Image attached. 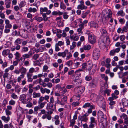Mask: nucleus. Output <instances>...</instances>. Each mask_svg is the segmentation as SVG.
Wrapping results in <instances>:
<instances>
[{
    "label": "nucleus",
    "instance_id": "1",
    "mask_svg": "<svg viewBox=\"0 0 128 128\" xmlns=\"http://www.w3.org/2000/svg\"><path fill=\"white\" fill-rule=\"evenodd\" d=\"M88 39L89 42L92 44L95 43L96 41V36L92 33H88Z\"/></svg>",
    "mask_w": 128,
    "mask_h": 128
},
{
    "label": "nucleus",
    "instance_id": "2",
    "mask_svg": "<svg viewBox=\"0 0 128 128\" xmlns=\"http://www.w3.org/2000/svg\"><path fill=\"white\" fill-rule=\"evenodd\" d=\"M54 110L53 109H51L50 110L46 112L47 114L43 115L42 117L43 119H44L46 118L48 120H50L52 118L51 114L53 113Z\"/></svg>",
    "mask_w": 128,
    "mask_h": 128
},
{
    "label": "nucleus",
    "instance_id": "3",
    "mask_svg": "<svg viewBox=\"0 0 128 128\" xmlns=\"http://www.w3.org/2000/svg\"><path fill=\"white\" fill-rule=\"evenodd\" d=\"M100 56V51L99 49L96 48L93 52V58L95 60H98Z\"/></svg>",
    "mask_w": 128,
    "mask_h": 128
},
{
    "label": "nucleus",
    "instance_id": "4",
    "mask_svg": "<svg viewBox=\"0 0 128 128\" xmlns=\"http://www.w3.org/2000/svg\"><path fill=\"white\" fill-rule=\"evenodd\" d=\"M78 118V120L81 122V124H82L83 122H86L88 120L87 116L85 114L82 116H79Z\"/></svg>",
    "mask_w": 128,
    "mask_h": 128
},
{
    "label": "nucleus",
    "instance_id": "5",
    "mask_svg": "<svg viewBox=\"0 0 128 128\" xmlns=\"http://www.w3.org/2000/svg\"><path fill=\"white\" fill-rule=\"evenodd\" d=\"M67 102V97L65 96L61 98V100H60L58 99L57 103L60 105H63L65 104Z\"/></svg>",
    "mask_w": 128,
    "mask_h": 128
},
{
    "label": "nucleus",
    "instance_id": "6",
    "mask_svg": "<svg viewBox=\"0 0 128 128\" xmlns=\"http://www.w3.org/2000/svg\"><path fill=\"white\" fill-rule=\"evenodd\" d=\"M40 13L41 14H43L44 12H46V14H49L51 12V11L50 10H48V8L46 7L41 8H40Z\"/></svg>",
    "mask_w": 128,
    "mask_h": 128
},
{
    "label": "nucleus",
    "instance_id": "7",
    "mask_svg": "<svg viewBox=\"0 0 128 128\" xmlns=\"http://www.w3.org/2000/svg\"><path fill=\"white\" fill-rule=\"evenodd\" d=\"M80 4L78 5L77 7L78 9H80L82 10L84 9H86L87 7L85 6L84 4V3L83 1H81L80 2Z\"/></svg>",
    "mask_w": 128,
    "mask_h": 128
},
{
    "label": "nucleus",
    "instance_id": "8",
    "mask_svg": "<svg viewBox=\"0 0 128 128\" xmlns=\"http://www.w3.org/2000/svg\"><path fill=\"white\" fill-rule=\"evenodd\" d=\"M100 114H101L102 115L100 117V122H103L106 120V116L105 115H103L102 112L100 111H98V118L100 116Z\"/></svg>",
    "mask_w": 128,
    "mask_h": 128
},
{
    "label": "nucleus",
    "instance_id": "9",
    "mask_svg": "<svg viewBox=\"0 0 128 128\" xmlns=\"http://www.w3.org/2000/svg\"><path fill=\"white\" fill-rule=\"evenodd\" d=\"M120 118L124 119V123L128 125V116L124 114H123L120 116Z\"/></svg>",
    "mask_w": 128,
    "mask_h": 128
},
{
    "label": "nucleus",
    "instance_id": "10",
    "mask_svg": "<svg viewBox=\"0 0 128 128\" xmlns=\"http://www.w3.org/2000/svg\"><path fill=\"white\" fill-rule=\"evenodd\" d=\"M88 24L90 27H93L95 28H97L98 27V24L96 22L94 21H91L89 22Z\"/></svg>",
    "mask_w": 128,
    "mask_h": 128
},
{
    "label": "nucleus",
    "instance_id": "11",
    "mask_svg": "<svg viewBox=\"0 0 128 128\" xmlns=\"http://www.w3.org/2000/svg\"><path fill=\"white\" fill-rule=\"evenodd\" d=\"M68 52V50H65L63 52H58L57 55L58 56H62V57L64 58L66 56V53H67Z\"/></svg>",
    "mask_w": 128,
    "mask_h": 128
},
{
    "label": "nucleus",
    "instance_id": "12",
    "mask_svg": "<svg viewBox=\"0 0 128 128\" xmlns=\"http://www.w3.org/2000/svg\"><path fill=\"white\" fill-rule=\"evenodd\" d=\"M97 84V81L94 79H93L89 83V85L92 87L94 88L96 86Z\"/></svg>",
    "mask_w": 128,
    "mask_h": 128
},
{
    "label": "nucleus",
    "instance_id": "13",
    "mask_svg": "<svg viewBox=\"0 0 128 128\" xmlns=\"http://www.w3.org/2000/svg\"><path fill=\"white\" fill-rule=\"evenodd\" d=\"M78 93L79 94H82L84 90V88L82 86L78 87L76 89Z\"/></svg>",
    "mask_w": 128,
    "mask_h": 128
},
{
    "label": "nucleus",
    "instance_id": "14",
    "mask_svg": "<svg viewBox=\"0 0 128 128\" xmlns=\"http://www.w3.org/2000/svg\"><path fill=\"white\" fill-rule=\"evenodd\" d=\"M26 96L25 94H23L20 96V100L24 103H25L26 102Z\"/></svg>",
    "mask_w": 128,
    "mask_h": 128
},
{
    "label": "nucleus",
    "instance_id": "15",
    "mask_svg": "<svg viewBox=\"0 0 128 128\" xmlns=\"http://www.w3.org/2000/svg\"><path fill=\"white\" fill-rule=\"evenodd\" d=\"M2 120L6 123L8 122L10 120V118L9 116L6 117L5 116H2L1 117Z\"/></svg>",
    "mask_w": 128,
    "mask_h": 128
},
{
    "label": "nucleus",
    "instance_id": "16",
    "mask_svg": "<svg viewBox=\"0 0 128 128\" xmlns=\"http://www.w3.org/2000/svg\"><path fill=\"white\" fill-rule=\"evenodd\" d=\"M10 52V50L8 49L4 50L2 52V54L4 56H6L8 55Z\"/></svg>",
    "mask_w": 128,
    "mask_h": 128
},
{
    "label": "nucleus",
    "instance_id": "17",
    "mask_svg": "<svg viewBox=\"0 0 128 128\" xmlns=\"http://www.w3.org/2000/svg\"><path fill=\"white\" fill-rule=\"evenodd\" d=\"M108 100L110 101L109 104L110 105V108L111 109H112L114 108V105L115 104V102L113 100L108 99Z\"/></svg>",
    "mask_w": 128,
    "mask_h": 128
},
{
    "label": "nucleus",
    "instance_id": "18",
    "mask_svg": "<svg viewBox=\"0 0 128 128\" xmlns=\"http://www.w3.org/2000/svg\"><path fill=\"white\" fill-rule=\"evenodd\" d=\"M11 0H6L5 1V4L6 8H9L10 7V4Z\"/></svg>",
    "mask_w": 128,
    "mask_h": 128
},
{
    "label": "nucleus",
    "instance_id": "19",
    "mask_svg": "<svg viewBox=\"0 0 128 128\" xmlns=\"http://www.w3.org/2000/svg\"><path fill=\"white\" fill-rule=\"evenodd\" d=\"M32 54V53H30L29 54H24L22 55V57L24 59V60L26 58H28L31 56Z\"/></svg>",
    "mask_w": 128,
    "mask_h": 128
},
{
    "label": "nucleus",
    "instance_id": "20",
    "mask_svg": "<svg viewBox=\"0 0 128 128\" xmlns=\"http://www.w3.org/2000/svg\"><path fill=\"white\" fill-rule=\"evenodd\" d=\"M27 70L23 66H22L20 69V71L21 74H25L26 73Z\"/></svg>",
    "mask_w": 128,
    "mask_h": 128
},
{
    "label": "nucleus",
    "instance_id": "21",
    "mask_svg": "<svg viewBox=\"0 0 128 128\" xmlns=\"http://www.w3.org/2000/svg\"><path fill=\"white\" fill-rule=\"evenodd\" d=\"M32 96L34 98H39L40 96V93H36L34 92L32 93Z\"/></svg>",
    "mask_w": 128,
    "mask_h": 128
},
{
    "label": "nucleus",
    "instance_id": "22",
    "mask_svg": "<svg viewBox=\"0 0 128 128\" xmlns=\"http://www.w3.org/2000/svg\"><path fill=\"white\" fill-rule=\"evenodd\" d=\"M81 64V63L79 62H77L74 64V66H72V68H75L79 67V66Z\"/></svg>",
    "mask_w": 128,
    "mask_h": 128
},
{
    "label": "nucleus",
    "instance_id": "23",
    "mask_svg": "<svg viewBox=\"0 0 128 128\" xmlns=\"http://www.w3.org/2000/svg\"><path fill=\"white\" fill-rule=\"evenodd\" d=\"M122 104L124 106H128V100L126 98H124L122 99Z\"/></svg>",
    "mask_w": 128,
    "mask_h": 128
},
{
    "label": "nucleus",
    "instance_id": "24",
    "mask_svg": "<svg viewBox=\"0 0 128 128\" xmlns=\"http://www.w3.org/2000/svg\"><path fill=\"white\" fill-rule=\"evenodd\" d=\"M101 32L102 33V35L104 36H106L107 34V32L106 31V30L105 28H103L102 29Z\"/></svg>",
    "mask_w": 128,
    "mask_h": 128
},
{
    "label": "nucleus",
    "instance_id": "25",
    "mask_svg": "<svg viewBox=\"0 0 128 128\" xmlns=\"http://www.w3.org/2000/svg\"><path fill=\"white\" fill-rule=\"evenodd\" d=\"M42 114L44 115L47 114H46V112L44 109H42L41 110L40 112L38 113V116L40 117H42Z\"/></svg>",
    "mask_w": 128,
    "mask_h": 128
},
{
    "label": "nucleus",
    "instance_id": "26",
    "mask_svg": "<svg viewBox=\"0 0 128 128\" xmlns=\"http://www.w3.org/2000/svg\"><path fill=\"white\" fill-rule=\"evenodd\" d=\"M128 28V20L126 22L125 26L122 28V31L127 32L128 31L127 29Z\"/></svg>",
    "mask_w": 128,
    "mask_h": 128
},
{
    "label": "nucleus",
    "instance_id": "27",
    "mask_svg": "<svg viewBox=\"0 0 128 128\" xmlns=\"http://www.w3.org/2000/svg\"><path fill=\"white\" fill-rule=\"evenodd\" d=\"M22 42V39L20 38H18L15 40L14 43L16 45H18L21 44Z\"/></svg>",
    "mask_w": 128,
    "mask_h": 128
},
{
    "label": "nucleus",
    "instance_id": "28",
    "mask_svg": "<svg viewBox=\"0 0 128 128\" xmlns=\"http://www.w3.org/2000/svg\"><path fill=\"white\" fill-rule=\"evenodd\" d=\"M100 78L103 79L106 82H107L108 80V78L107 76H106L104 74H100Z\"/></svg>",
    "mask_w": 128,
    "mask_h": 128
},
{
    "label": "nucleus",
    "instance_id": "29",
    "mask_svg": "<svg viewBox=\"0 0 128 128\" xmlns=\"http://www.w3.org/2000/svg\"><path fill=\"white\" fill-rule=\"evenodd\" d=\"M80 28H78L77 30V31L78 32V34H80L81 32L82 29L84 28V26L82 24H80L79 26Z\"/></svg>",
    "mask_w": 128,
    "mask_h": 128
},
{
    "label": "nucleus",
    "instance_id": "30",
    "mask_svg": "<svg viewBox=\"0 0 128 128\" xmlns=\"http://www.w3.org/2000/svg\"><path fill=\"white\" fill-rule=\"evenodd\" d=\"M118 98V96L116 95L115 94L113 93L112 94V96L109 98L108 99H111L114 100L115 99L117 98Z\"/></svg>",
    "mask_w": 128,
    "mask_h": 128
},
{
    "label": "nucleus",
    "instance_id": "31",
    "mask_svg": "<svg viewBox=\"0 0 128 128\" xmlns=\"http://www.w3.org/2000/svg\"><path fill=\"white\" fill-rule=\"evenodd\" d=\"M70 38L71 39L76 41H77L79 38L78 36H70Z\"/></svg>",
    "mask_w": 128,
    "mask_h": 128
},
{
    "label": "nucleus",
    "instance_id": "32",
    "mask_svg": "<svg viewBox=\"0 0 128 128\" xmlns=\"http://www.w3.org/2000/svg\"><path fill=\"white\" fill-rule=\"evenodd\" d=\"M73 99H74V100L75 101L78 102V101L80 99V95H78L74 96H73Z\"/></svg>",
    "mask_w": 128,
    "mask_h": 128
},
{
    "label": "nucleus",
    "instance_id": "33",
    "mask_svg": "<svg viewBox=\"0 0 128 128\" xmlns=\"http://www.w3.org/2000/svg\"><path fill=\"white\" fill-rule=\"evenodd\" d=\"M83 107L84 108H86L87 107H90V108H93V106L91 105L89 103H87L85 104L83 106Z\"/></svg>",
    "mask_w": 128,
    "mask_h": 128
},
{
    "label": "nucleus",
    "instance_id": "34",
    "mask_svg": "<svg viewBox=\"0 0 128 128\" xmlns=\"http://www.w3.org/2000/svg\"><path fill=\"white\" fill-rule=\"evenodd\" d=\"M28 11L29 12H35L37 11V10L36 8H32L31 7H30L28 9Z\"/></svg>",
    "mask_w": 128,
    "mask_h": 128
},
{
    "label": "nucleus",
    "instance_id": "35",
    "mask_svg": "<svg viewBox=\"0 0 128 128\" xmlns=\"http://www.w3.org/2000/svg\"><path fill=\"white\" fill-rule=\"evenodd\" d=\"M24 77V74H22L20 75V76L18 77L17 78V81L18 82H20L21 80V79Z\"/></svg>",
    "mask_w": 128,
    "mask_h": 128
},
{
    "label": "nucleus",
    "instance_id": "36",
    "mask_svg": "<svg viewBox=\"0 0 128 128\" xmlns=\"http://www.w3.org/2000/svg\"><path fill=\"white\" fill-rule=\"evenodd\" d=\"M39 104V107L40 109L42 108L44 106L45 104L46 103V102H38Z\"/></svg>",
    "mask_w": 128,
    "mask_h": 128
},
{
    "label": "nucleus",
    "instance_id": "37",
    "mask_svg": "<svg viewBox=\"0 0 128 128\" xmlns=\"http://www.w3.org/2000/svg\"><path fill=\"white\" fill-rule=\"evenodd\" d=\"M26 4V2L24 1L21 2L19 4L20 8H21L24 6Z\"/></svg>",
    "mask_w": 128,
    "mask_h": 128
},
{
    "label": "nucleus",
    "instance_id": "38",
    "mask_svg": "<svg viewBox=\"0 0 128 128\" xmlns=\"http://www.w3.org/2000/svg\"><path fill=\"white\" fill-rule=\"evenodd\" d=\"M28 50V48L26 46H23L22 48V52H26Z\"/></svg>",
    "mask_w": 128,
    "mask_h": 128
},
{
    "label": "nucleus",
    "instance_id": "39",
    "mask_svg": "<svg viewBox=\"0 0 128 128\" xmlns=\"http://www.w3.org/2000/svg\"><path fill=\"white\" fill-rule=\"evenodd\" d=\"M76 43L74 42H72V45L70 46V50H73L74 48H75L76 45Z\"/></svg>",
    "mask_w": 128,
    "mask_h": 128
},
{
    "label": "nucleus",
    "instance_id": "40",
    "mask_svg": "<svg viewBox=\"0 0 128 128\" xmlns=\"http://www.w3.org/2000/svg\"><path fill=\"white\" fill-rule=\"evenodd\" d=\"M67 54H66V60H68L72 56V55L71 54V53L70 52H68L67 53Z\"/></svg>",
    "mask_w": 128,
    "mask_h": 128
},
{
    "label": "nucleus",
    "instance_id": "41",
    "mask_svg": "<svg viewBox=\"0 0 128 128\" xmlns=\"http://www.w3.org/2000/svg\"><path fill=\"white\" fill-rule=\"evenodd\" d=\"M91 48V46L90 45H88L87 46L85 45L84 46V48L85 50H89Z\"/></svg>",
    "mask_w": 128,
    "mask_h": 128
},
{
    "label": "nucleus",
    "instance_id": "42",
    "mask_svg": "<svg viewBox=\"0 0 128 128\" xmlns=\"http://www.w3.org/2000/svg\"><path fill=\"white\" fill-rule=\"evenodd\" d=\"M34 65L35 66H40L41 64L40 63L39 60H36L34 62Z\"/></svg>",
    "mask_w": 128,
    "mask_h": 128
},
{
    "label": "nucleus",
    "instance_id": "43",
    "mask_svg": "<svg viewBox=\"0 0 128 128\" xmlns=\"http://www.w3.org/2000/svg\"><path fill=\"white\" fill-rule=\"evenodd\" d=\"M49 104L48 105V106H47L46 109L47 110L48 109H52L53 107V104H52V103H49Z\"/></svg>",
    "mask_w": 128,
    "mask_h": 128
},
{
    "label": "nucleus",
    "instance_id": "44",
    "mask_svg": "<svg viewBox=\"0 0 128 128\" xmlns=\"http://www.w3.org/2000/svg\"><path fill=\"white\" fill-rule=\"evenodd\" d=\"M11 97L12 98L16 100L18 98V96L14 93H13L11 95Z\"/></svg>",
    "mask_w": 128,
    "mask_h": 128
},
{
    "label": "nucleus",
    "instance_id": "45",
    "mask_svg": "<svg viewBox=\"0 0 128 128\" xmlns=\"http://www.w3.org/2000/svg\"><path fill=\"white\" fill-rule=\"evenodd\" d=\"M118 14L119 16H124L125 14L123 10H121L118 11Z\"/></svg>",
    "mask_w": 128,
    "mask_h": 128
},
{
    "label": "nucleus",
    "instance_id": "46",
    "mask_svg": "<svg viewBox=\"0 0 128 128\" xmlns=\"http://www.w3.org/2000/svg\"><path fill=\"white\" fill-rule=\"evenodd\" d=\"M34 18L35 20L39 22L42 21V17L36 16L34 17Z\"/></svg>",
    "mask_w": 128,
    "mask_h": 128
},
{
    "label": "nucleus",
    "instance_id": "47",
    "mask_svg": "<svg viewBox=\"0 0 128 128\" xmlns=\"http://www.w3.org/2000/svg\"><path fill=\"white\" fill-rule=\"evenodd\" d=\"M60 8L61 9L64 10L66 8V6L63 3L61 2L60 5Z\"/></svg>",
    "mask_w": 128,
    "mask_h": 128
},
{
    "label": "nucleus",
    "instance_id": "48",
    "mask_svg": "<svg viewBox=\"0 0 128 128\" xmlns=\"http://www.w3.org/2000/svg\"><path fill=\"white\" fill-rule=\"evenodd\" d=\"M5 112L6 114L8 116H9V115H11L12 112L11 111L8 110H5Z\"/></svg>",
    "mask_w": 128,
    "mask_h": 128
},
{
    "label": "nucleus",
    "instance_id": "49",
    "mask_svg": "<svg viewBox=\"0 0 128 128\" xmlns=\"http://www.w3.org/2000/svg\"><path fill=\"white\" fill-rule=\"evenodd\" d=\"M97 97V96L95 94H92L90 96L91 99L94 100Z\"/></svg>",
    "mask_w": 128,
    "mask_h": 128
},
{
    "label": "nucleus",
    "instance_id": "50",
    "mask_svg": "<svg viewBox=\"0 0 128 128\" xmlns=\"http://www.w3.org/2000/svg\"><path fill=\"white\" fill-rule=\"evenodd\" d=\"M12 24L10 23H8V24H6V25L5 26V28H12Z\"/></svg>",
    "mask_w": 128,
    "mask_h": 128
},
{
    "label": "nucleus",
    "instance_id": "51",
    "mask_svg": "<svg viewBox=\"0 0 128 128\" xmlns=\"http://www.w3.org/2000/svg\"><path fill=\"white\" fill-rule=\"evenodd\" d=\"M14 55L16 57L15 59H18L20 57V54L18 52H16V53L14 54Z\"/></svg>",
    "mask_w": 128,
    "mask_h": 128
},
{
    "label": "nucleus",
    "instance_id": "52",
    "mask_svg": "<svg viewBox=\"0 0 128 128\" xmlns=\"http://www.w3.org/2000/svg\"><path fill=\"white\" fill-rule=\"evenodd\" d=\"M66 64L68 65V66H72V64H73V62H72V60H70L69 61H68L67 62H66Z\"/></svg>",
    "mask_w": 128,
    "mask_h": 128
},
{
    "label": "nucleus",
    "instance_id": "53",
    "mask_svg": "<svg viewBox=\"0 0 128 128\" xmlns=\"http://www.w3.org/2000/svg\"><path fill=\"white\" fill-rule=\"evenodd\" d=\"M56 44H57L58 46H61L64 44V42L62 41H60L58 42Z\"/></svg>",
    "mask_w": 128,
    "mask_h": 128
},
{
    "label": "nucleus",
    "instance_id": "54",
    "mask_svg": "<svg viewBox=\"0 0 128 128\" xmlns=\"http://www.w3.org/2000/svg\"><path fill=\"white\" fill-rule=\"evenodd\" d=\"M119 38L121 41H123L125 39L126 37L124 35H123L120 36V37H119Z\"/></svg>",
    "mask_w": 128,
    "mask_h": 128
},
{
    "label": "nucleus",
    "instance_id": "55",
    "mask_svg": "<svg viewBox=\"0 0 128 128\" xmlns=\"http://www.w3.org/2000/svg\"><path fill=\"white\" fill-rule=\"evenodd\" d=\"M95 72V71L94 70H89V73L90 75H93Z\"/></svg>",
    "mask_w": 128,
    "mask_h": 128
},
{
    "label": "nucleus",
    "instance_id": "56",
    "mask_svg": "<svg viewBox=\"0 0 128 128\" xmlns=\"http://www.w3.org/2000/svg\"><path fill=\"white\" fill-rule=\"evenodd\" d=\"M15 103V102L12 100H11L9 102V104L10 105H14Z\"/></svg>",
    "mask_w": 128,
    "mask_h": 128
},
{
    "label": "nucleus",
    "instance_id": "57",
    "mask_svg": "<svg viewBox=\"0 0 128 128\" xmlns=\"http://www.w3.org/2000/svg\"><path fill=\"white\" fill-rule=\"evenodd\" d=\"M90 122L96 123L95 118L93 117H91L90 118Z\"/></svg>",
    "mask_w": 128,
    "mask_h": 128
},
{
    "label": "nucleus",
    "instance_id": "58",
    "mask_svg": "<svg viewBox=\"0 0 128 128\" xmlns=\"http://www.w3.org/2000/svg\"><path fill=\"white\" fill-rule=\"evenodd\" d=\"M0 16L1 18L2 19L5 18V16L4 14H3L1 11H0Z\"/></svg>",
    "mask_w": 128,
    "mask_h": 128
},
{
    "label": "nucleus",
    "instance_id": "59",
    "mask_svg": "<svg viewBox=\"0 0 128 128\" xmlns=\"http://www.w3.org/2000/svg\"><path fill=\"white\" fill-rule=\"evenodd\" d=\"M110 91L109 90L106 89L104 91V93H106L107 94L108 96H109L110 95Z\"/></svg>",
    "mask_w": 128,
    "mask_h": 128
},
{
    "label": "nucleus",
    "instance_id": "60",
    "mask_svg": "<svg viewBox=\"0 0 128 128\" xmlns=\"http://www.w3.org/2000/svg\"><path fill=\"white\" fill-rule=\"evenodd\" d=\"M92 79V78L90 76H86L85 78L86 80L88 81H89Z\"/></svg>",
    "mask_w": 128,
    "mask_h": 128
},
{
    "label": "nucleus",
    "instance_id": "61",
    "mask_svg": "<svg viewBox=\"0 0 128 128\" xmlns=\"http://www.w3.org/2000/svg\"><path fill=\"white\" fill-rule=\"evenodd\" d=\"M90 124L89 125V128H93L94 127V124L95 123L90 122Z\"/></svg>",
    "mask_w": 128,
    "mask_h": 128
},
{
    "label": "nucleus",
    "instance_id": "62",
    "mask_svg": "<svg viewBox=\"0 0 128 128\" xmlns=\"http://www.w3.org/2000/svg\"><path fill=\"white\" fill-rule=\"evenodd\" d=\"M58 26L62 27L63 26H64V24L63 22H58Z\"/></svg>",
    "mask_w": 128,
    "mask_h": 128
},
{
    "label": "nucleus",
    "instance_id": "63",
    "mask_svg": "<svg viewBox=\"0 0 128 128\" xmlns=\"http://www.w3.org/2000/svg\"><path fill=\"white\" fill-rule=\"evenodd\" d=\"M44 100V97L42 96L40 98L39 100L38 101V102H42Z\"/></svg>",
    "mask_w": 128,
    "mask_h": 128
},
{
    "label": "nucleus",
    "instance_id": "64",
    "mask_svg": "<svg viewBox=\"0 0 128 128\" xmlns=\"http://www.w3.org/2000/svg\"><path fill=\"white\" fill-rule=\"evenodd\" d=\"M39 55L38 54H34L33 56V59L34 60H36L39 57Z\"/></svg>",
    "mask_w": 128,
    "mask_h": 128
}]
</instances>
